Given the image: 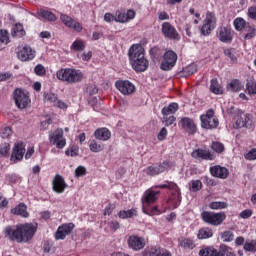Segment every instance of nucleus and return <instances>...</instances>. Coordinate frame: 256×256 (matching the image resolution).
<instances>
[{
    "instance_id": "1",
    "label": "nucleus",
    "mask_w": 256,
    "mask_h": 256,
    "mask_svg": "<svg viewBox=\"0 0 256 256\" xmlns=\"http://www.w3.org/2000/svg\"><path fill=\"white\" fill-rule=\"evenodd\" d=\"M37 233V226L33 223L8 225L3 230V235L8 241H16V243H29Z\"/></svg>"
},
{
    "instance_id": "2",
    "label": "nucleus",
    "mask_w": 256,
    "mask_h": 256,
    "mask_svg": "<svg viewBox=\"0 0 256 256\" xmlns=\"http://www.w3.org/2000/svg\"><path fill=\"white\" fill-rule=\"evenodd\" d=\"M130 65L134 71L143 73L149 67V60L145 58V48L141 44H133L128 52Z\"/></svg>"
},
{
    "instance_id": "3",
    "label": "nucleus",
    "mask_w": 256,
    "mask_h": 256,
    "mask_svg": "<svg viewBox=\"0 0 256 256\" xmlns=\"http://www.w3.org/2000/svg\"><path fill=\"white\" fill-rule=\"evenodd\" d=\"M56 77L59 81L66 83H80L83 81V72L71 68H62L56 72Z\"/></svg>"
},
{
    "instance_id": "4",
    "label": "nucleus",
    "mask_w": 256,
    "mask_h": 256,
    "mask_svg": "<svg viewBox=\"0 0 256 256\" xmlns=\"http://www.w3.org/2000/svg\"><path fill=\"white\" fill-rule=\"evenodd\" d=\"M201 219L204 223L208 225H212L213 227H219L227 219V215L225 212H211V211H203L201 213Z\"/></svg>"
},
{
    "instance_id": "5",
    "label": "nucleus",
    "mask_w": 256,
    "mask_h": 256,
    "mask_svg": "<svg viewBox=\"0 0 256 256\" xmlns=\"http://www.w3.org/2000/svg\"><path fill=\"white\" fill-rule=\"evenodd\" d=\"M217 27V16L215 12H207L202 25L199 27L201 35L207 37L211 35L212 31Z\"/></svg>"
},
{
    "instance_id": "6",
    "label": "nucleus",
    "mask_w": 256,
    "mask_h": 256,
    "mask_svg": "<svg viewBox=\"0 0 256 256\" xmlns=\"http://www.w3.org/2000/svg\"><path fill=\"white\" fill-rule=\"evenodd\" d=\"M14 101L18 109H27L31 105V97L29 92L17 88L13 93Z\"/></svg>"
},
{
    "instance_id": "7",
    "label": "nucleus",
    "mask_w": 256,
    "mask_h": 256,
    "mask_svg": "<svg viewBox=\"0 0 256 256\" xmlns=\"http://www.w3.org/2000/svg\"><path fill=\"white\" fill-rule=\"evenodd\" d=\"M202 129H217L219 127V119L215 116V111L208 110L206 114L200 116Z\"/></svg>"
},
{
    "instance_id": "8",
    "label": "nucleus",
    "mask_w": 256,
    "mask_h": 256,
    "mask_svg": "<svg viewBox=\"0 0 256 256\" xmlns=\"http://www.w3.org/2000/svg\"><path fill=\"white\" fill-rule=\"evenodd\" d=\"M177 63V53L172 50H168L164 53L163 59L160 64L162 71H171Z\"/></svg>"
},
{
    "instance_id": "9",
    "label": "nucleus",
    "mask_w": 256,
    "mask_h": 256,
    "mask_svg": "<svg viewBox=\"0 0 256 256\" xmlns=\"http://www.w3.org/2000/svg\"><path fill=\"white\" fill-rule=\"evenodd\" d=\"M216 37L221 43H232L235 31L231 29V26H220L216 30Z\"/></svg>"
},
{
    "instance_id": "10",
    "label": "nucleus",
    "mask_w": 256,
    "mask_h": 256,
    "mask_svg": "<svg viewBox=\"0 0 256 256\" xmlns=\"http://www.w3.org/2000/svg\"><path fill=\"white\" fill-rule=\"evenodd\" d=\"M172 167H174L173 162L164 161L160 164H152L147 167L145 173L153 177L155 175H161V173H165V171H169Z\"/></svg>"
},
{
    "instance_id": "11",
    "label": "nucleus",
    "mask_w": 256,
    "mask_h": 256,
    "mask_svg": "<svg viewBox=\"0 0 256 256\" xmlns=\"http://www.w3.org/2000/svg\"><path fill=\"white\" fill-rule=\"evenodd\" d=\"M50 145H55L57 149H63L67 145V140L63 138V129L58 128L49 133Z\"/></svg>"
},
{
    "instance_id": "12",
    "label": "nucleus",
    "mask_w": 256,
    "mask_h": 256,
    "mask_svg": "<svg viewBox=\"0 0 256 256\" xmlns=\"http://www.w3.org/2000/svg\"><path fill=\"white\" fill-rule=\"evenodd\" d=\"M60 21L65 25V27L75 31L76 33H81V31H83V25L67 14H60Z\"/></svg>"
},
{
    "instance_id": "13",
    "label": "nucleus",
    "mask_w": 256,
    "mask_h": 256,
    "mask_svg": "<svg viewBox=\"0 0 256 256\" xmlns=\"http://www.w3.org/2000/svg\"><path fill=\"white\" fill-rule=\"evenodd\" d=\"M234 127L235 129H243V127H249V121H251V115L241 110H236L234 115Z\"/></svg>"
},
{
    "instance_id": "14",
    "label": "nucleus",
    "mask_w": 256,
    "mask_h": 256,
    "mask_svg": "<svg viewBox=\"0 0 256 256\" xmlns=\"http://www.w3.org/2000/svg\"><path fill=\"white\" fill-rule=\"evenodd\" d=\"M115 87L122 95H133L136 88L129 80H118L115 82Z\"/></svg>"
},
{
    "instance_id": "15",
    "label": "nucleus",
    "mask_w": 256,
    "mask_h": 256,
    "mask_svg": "<svg viewBox=\"0 0 256 256\" xmlns=\"http://www.w3.org/2000/svg\"><path fill=\"white\" fill-rule=\"evenodd\" d=\"M24 155H25V144H23V142H16L14 144L10 161H12V163H17V161H21V159H23Z\"/></svg>"
},
{
    "instance_id": "16",
    "label": "nucleus",
    "mask_w": 256,
    "mask_h": 256,
    "mask_svg": "<svg viewBox=\"0 0 256 256\" xmlns=\"http://www.w3.org/2000/svg\"><path fill=\"white\" fill-rule=\"evenodd\" d=\"M75 229V224L73 223H66L58 227L55 239L63 240L67 235H71V232Z\"/></svg>"
},
{
    "instance_id": "17",
    "label": "nucleus",
    "mask_w": 256,
    "mask_h": 256,
    "mask_svg": "<svg viewBox=\"0 0 256 256\" xmlns=\"http://www.w3.org/2000/svg\"><path fill=\"white\" fill-rule=\"evenodd\" d=\"M128 247L133 251H141L145 247V238L132 235L128 238Z\"/></svg>"
},
{
    "instance_id": "18",
    "label": "nucleus",
    "mask_w": 256,
    "mask_h": 256,
    "mask_svg": "<svg viewBox=\"0 0 256 256\" xmlns=\"http://www.w3.org/2000/svg\"><path fill=\"white\" fill-rule=\"evenodd\" d=\"M159 193V191H153L151 189L146 190L142 197L143 208L149 207V205L155 203L158 199L157 195H159Z\"/></svg>"
},
{
    "instance_id": "19",
    "label": "nucleus",
    "mask_w": 256,
    "mask_h": 256,
    "mask_svg": "<svg viewBox=\"0 0 256 256\" xmlns=\"http://www.w3.org/2000/svg\"><path fill=\"white\" fill-rule=\"evenodd\" d=\"M209 171L212 177H217V179H227L229 177V169L221 165L212 166Z\"/></svg>"
},
{
    "instance_id": "20",
    "label": "nucleus",
    "mask_w": 256,
    "mask_h": 256,
    "mask_svg": "<svg viewBox=\"0 0 256 256\" xmlns=\"http://www.w3.org/2000/svg\"><path fill=\"white\" fill-rule=\"evenodd\" d=\"M18 59L20 61H32V59H35V50L30 46H24L18 52Z\"/></svg>"
},
{
    "instance_id": "21",
    "label": "nucleus",
    "mask_w": 256,
    "mask_h": 256,
    "mask_svg": "<svg viewBox=\"0 0 256 256\" xmlns=\"http://www.w3.org/2000/svg\"><path fill=\"white\" fill-rule=\"evenodd\" d=\"M162 33L167 39H179V33H177L175 27L169 22H164L162 24Z\"/></svg>"
},
{
    "instance_id": "22",
    "label": "nucleus",
    "mask_w": 256,
    "mask_h": 256,
    "mask_svg": "<svg viewBox=\"0 0 256 256\" xmlns=\"http://www.w3.org/2000/svg\"><path fill=\"white\" fill-rule=\"evenodd\" d=\"M53 191L56 193H65V188L67 187V183L65 182V179L63 176L57 174L55 175L53 182Z\"/></svg>"
},
{
    "instance_id": "23",
    "label": "nucleus",
    "mask_w": 256,
    "mask_h": 256,
    "mask_svg": "<svg viewBox=\"0 0 256 256\" xmlns=\"http://www.w3.org/2000/svg\"><path fill=\"white\" fill-rule=\"evenodd\" d=\"M194 159H204L205 161H213L215 156L209 150L196 149L192 152Z\"/></svg>"
},
{
    "instance_id": "24",
    "label": "nucleus",
    "mask_w": 256,
    "mask_h": 256,
    "mask_svg": "<svg viewBox=\"0 0 256 256\" xmlns=\"http://www.w3.org/2000/svg\"><path fill=\"white\" fill-rule=\"evenodd\" d=\"M94 137L98 141H109L111 139V131L107 128H98L94 132Z\"/></svg>"
},
{
    "instance_id": "25",
    "label": "nucleus",
    "mask_w": 256,
    "mask_h": 256,
    "mask_svg": "<svg viewBox=\"0 0 256 256\" xmlns=\"http://www.w3.org/2000/svg\"><path fill=\"white\" fill-rule=\"evenodd\" d=\"M12 215H18L24 219L29 218V212H27V205L25 203L18 204L15 208L11 209Z\"/></svg>"
},
{
    "instance_id": "26",
    "label": "nucleus",
    "mask_w": 256,
    "mask_h": 256,
    "mask_svg": "<svg viewBox=\"0 0 256 256\" xmlns=\"http://www.w3.org/2000/svg\"><path fill=\"white\" fill-rule=\"evenodd\" d=\"M181 123L184 129L188 130L190 135L197 133V126L195 125V122L191 120V118H182Z\"/></svg>"
},
{
    "instance_id": "27",
    "label": "nucleus",
    "mask_w": 256,
    "mask_h": 256,
    "mask_svg": "<svg viewBox=\"0 0 256 256\" xmlns=\"http://www.w3.org/2000/svg\"><path fill=\"white\" fill-rule=\"evenodd\" d=\"M179 111V104L173 102L170 103L168 106H165L162 110L161 113L164 117H167V115H173Z\"/></svg>"
},
{
    "instance_id": "28",
    "label": "nucleus",
    "mask_w": 256,
    "mask_h": 256,
    "mask_svg": "<svg viewBox=\"0 0 256 256\" xmlns=\"http://www.w3.org/2000/svg\"><path fill=\"white\" fill-rule=\"evenodd\" d=\"M243 87V83H241V81H239L238 79L232 80L227 85L228 91H233L234 93H239V91H242Z\"/></svg>"
},
{
    "instance_id": "29",
    "label": "nucleus",
    "mask_w": 256,
    "mask_h": 256,
    "mask_svg": "<svg viewBox=\"0 0 256 256\" xmlns=\"http://www.w3.org/2000/svg\"><path fill=\"white\" fill-rule=\"evenodd\" d=\"M210 91L214 95H223V87L219 85V81L216 78L210 81Z\"/></svg>"
},
{
    "instance_id": "30",
    "label": "nucleus",
    "mask_w": 256,
    "mask_h": 256,
    "mask_svg": "<svg viewBox=\"0 0 256 256\" xmlns=\"http://www.w3.org/2000/svg\"><path fill=\"white\" fill-rule=\"evenodd\" d=\"M71 51H76L78 53H81L85 51V41H83L81 38H77L70 46Z\"/></svg>"
},
{
    "instance_id": "31",
    "label": "nucleus",
    "mask_w": 256,
    "mask_h": 256,
    "mask_svg": "<svg viewBox=\"0 0 256 256\" xmlns=\"http://www.w3.org/2000/svg\"><path fill=\"white\" fill-rule=\"evenodd\" d=\"M12 37H16L17 39L21 37H25V29L21 24H16L11 29Z\"/></svg>"
},
{
    "instance_id": "32",
    "label": "nucleus",
    "mask_w": 256,
    "mask_h": 256,
    "mask_svg": "<svg viewBox=\"0 0 256 256\" xmlns=\"http://www.w3.org/2000/svg\"><path fill=\"white\" fill-rule=\"evenodd\" d=\"M119 219H131L137 217V209L121 210L118 212Z\"/></svg>"
},
{
    "instance_id": "33",
    "label": "nucleus",
    "mask_w": 256,
    "mask_h": 256,
    "mask_svg": "<svg viewBox=\"0 0 256 256\" xmlns=\"http://www.w3.org/2000/svg\"><path fill=\"white\" fill-rule=\"evenodd\" d=\"M197 73V65L196 64H190L183 68V70L180 72L181 77H189L191 75H195Z\"/></svg>"
},
{
    "instance_id": "34",
    "label": "nucleus",
    "mask_w": 256,
    "mask_h": 256,
    "mask_svg": "<svg viewBox=\"0 0 256 256\" xmlns=\"http://www.w3.org/2000/svg\"><path fill=\"white\" fill-rule=\"evenodd\" d=\"M37 15L46 19V21H57V16H55L51 11L40 9L37 11Z\"/></svg>"
},
{
    "instance_id": "35",
    "label": "nucleus",
    "mask_w": 256,
    "mask_h": 256,
    "mask_svg": "<svg viewBox=\"0 0 256 256\" xmlns=\"http://www.w3.org/2000/svg\"><path fill=\"white\" fill-rule=\"evenodd\" d=\"M178 243L182 249H195V243L189 238H179Z\"/></svg>"
},
{
    "instance_id": "36",
    "label": "nucleus",
    "mask_w": 256,
    "mask_h": 256,
    "mask_svg": "<svg viewBox=\"0 0 256 256\" xmlns=\"http://www.w3.org/2000/svg\"><path fill=\"white\" fill-rule=\"evenodd\" d=\"M247 25H249V23L241 17L235 18L233 21V26L236 31H243V29H246Z\"/></svg>"
},
{
    "instance_id": "37",
    "label": "nucleus",
    "mask_w": 256,
    "mask_h": 256,
    "mask_svg": "<svg viewBox=\"0 0 256 256\" xmlns=\"http://www.w3.org/2000/svg\"><path fill=\"white\" fill-rule=\"evenodd\" d=\"M197 237L198 239H210V237H213V230L209 227L201 228Z\"/></svg>"
},
{
    "instance_id": "38",
    "label": "nucleus",
    "mask_w": 256,
    "mask_h": 256,
    "mask_svg": "<svg viewBox=\"0 0 256 256\" xmlns=\"http://www.w3.org/2000/svg\"><path fill=\"white\" fill-rule=\"evenodd\" d=\"M245 31L246 34L244 35V39H246V41H249V39H253V37L256 36L255 25L253 24H247Z\"/></svg>"
},
{
    "instance_id": "39",
    "label": "nucleus",
    "mask_w": 256,
    "mask_h": 256,
    "mask_svg": "<svg viewBox=\"0 0 256 256\" xmlns=\"http://www.w3.org/2000/svg\"><path fill=\"white\" fill-rule=\"evenodd\" d=\"M203 189V182L201 180H192L189 182V190L193 193H197V191H201Z\"/></svg>"
},
{
    "instance_id": "40",
    "label": "nucleus",
    "mask_w": 256,
    "mask_h": 256,
    "mask_svg": "<svg viewBox=\"0 0 256 256\" xmlns=\"http://www.w3.org/2000/svg\"><path fill=\"white\" fill-rule=\"evenodd\" d=\"M199 255L200 256H223L220 254V252H217V250H215V248L213 247H208L200 250Z\"/></svg>"
},
{
    "instance_id": "41",
    "label": "nucleus",
    "mask_w": 256,
    "mask_h": 256,
    "mask_svg": "<svg viewBox=\"0 0 256 256\" xmlns=\"http://www.w3.org/2000/svg\"><path fill=\"white\" fill-rule=\"evenodd\" d=\"M89 149L92 153H101L105 149V144H99L97 141L92 140L89 144Z\"/></svg>"
},
{
    "instance_id": "42",
    "label": "nucleus",
    "mask_w": 256,
    "mask_h": 256,
    "mask_svg": "<svg viewBox=\"0 0 256 256\" xmlns=\"http://www.w3.org/2000/svg\"><path fill=\"white\" fill-rule=\"evenodd\" d=\"M246 93L248 95H256V80L250 79L246 83Z\"/></svg>"
},
{
    "instance_id": "43",
    "label": "nucleus",
    "mask_w": 256,
    "mask_h": 256,
    "mask_svg": "<svg viewBox=\"0 0 256 256\" xmlns=\"http://www.w3.org/2000/svg\"><path fill=\"white\" fill-rule=\"evenodd\" d=\"M9 33L6 30L0 29V48L6 47V45H9Z\"/></svg>"
},
{
    "instance_id": "44",
    "label": "nucleus",
    "mask_w": 256,
    "mask_h": 256,
    "mask_svg": "<svg viewBox=\"0 0 256 256\" xmlns=\"http://www.w3.org/2000/svg\"><path fill=\"white\" fill-rule=\"evenodd\" d=\"M143 213H145V215H149L150 217H153V215H161V211H159L157 206H153L152 208H148V206H146L143 208Z\"/></svg>"
},
{
    "instance_id": "45",
    "label": "nucleus",
    "mask_w": 256,
    "mask_h": 256,
    "mask_svg": "<svg viewBox=\"0 0 256 256\" xmlns=\"http://www.w3.org/2000/svg\"><path fill=\"white\" fill-rule=\"evenodd\" d=\"M209 208L213 210L227 209V203L221 201H214L209 204Z\"/></svg>"
},
{
    "instance_id": "46",
    "label": "nucleus",
    "mask_w": 256,
    "mask_h": 256,
    "mask_svg": "<svg viewBox=\"0 0 256 256\" xmlns=\"http://www.w3.org/2000/svg\"><path fill=\"white\" fill-rule=\"evenodd\" d=\"M244 251L256 253V240L248 241L244 244Z\"/></svg>"
},
{
    "instance_id": "47",
    "label": "nucleus",
    "mask_w": 256,
    "mask_h": 256,
    "mask_svg": "<svg viewBox=\"0 0 256 256\" xmlns=\"http://www.w3.org/2000/svg\"><path fill=\"white\" fill-rule=\"evenodd\" d=\"M44 101H46L47 103H52L54 105L57 101V95H55V93L45 92Z\"/></svg>"
},
{
    "instance_id": "48",
    "label": "nucleus",
    "mask_w": 256,
    "mask_h": 256,
    "mask_svg": "<svg viewBox=\"0 0 256 256\" xmlns=\"http://www.w3.org/2000/svg\"><path fill=\"white\" fill-rule=\"evenodd\" d=\"M115 22L116 23H128L127 16H126L125 12L116 11Z\"/></svg>"
},
{
    "instance_id": "49",
    "label": "nucleus",
    "mask_w": 256,
    "mask_h": 256,
    "mask_svg": "<svg viewBox=\"0 0 256 256\" xmlns=\"http://www.w3.org/2000/svg\"><path fill=\"white\" fill-rule=\"evenodd\" d=\"M211 149L214 150L215 153H223V151H225V145L221 142H213Z\"/></svg>"
},
{
    "instance_id": "50",
    "label": "nucleus",
    "mask_w": 256,
    "mask_h": 256,
    "mask_svg": "<svg viewBox=\"0 0 256 256\" xmlns=\"http://www.w3.org/2000/svg\"><path fill=\"white\" fill-rule=\"evenodd\" d=\"M220 255L222 256H235V253L231 250V248L227 247V245L220 246Z\"/></svg>"
},
{
    "instance_id": "51",
    "label": "nucleus",
    "mask_w": 256,
    "mask_h": 256,
    "mask_svg": "<svg viewBox=\"0 0 256 256\" xmlns=\"http://www.w3.org/2000/svg\"><path fill=\"white\" fill-rule=\"evenodd\" d=\"M152 256H171V252L163 248H158L152 252Z\"/></svg>"
},
{
    "instance_id": "52",
    "label": "nucleus",
    "mask_w": 256,
    "mask_h": 256,
    "mask_svg": "<svg viewBox=\"0 0 256 256\" xmlns=\"http://www.w3.org/2000/svg\"><path fill=\"white\" fill-rule=\"evenodd\" d=\"M235 239V235L231 231H225L222 233V240L225 241L226 243H229Z\"/></svg>"
},
{
    "instance_id": "53",
    "label": "nucleus",
    "mask_w": 256,
    "mask_h": 256,
    "mask_svg": "<svg viewBox=\"0 0 256 256\" xmlns=\"http://www.w3.org/2000/svg\"><path fill=\"white\" fill-rule=\"evenodd\" d=\"M224 55L226 57L230 58V61L232 63H237V56H235V54H233V50L231 48L225 49Z\"/></svg>"
},
{
    "instance_id": "54",
    "label": "nucleus",
    "mask_w": 256,
    "mask_h": 256,
    "mask_svg": "<svg viewBox=\"0 0 256 256\" xmlns=\"http://www.w3.org/2000/svg\"><path fill=\"white\" fill-rule=\"evenodd\" d=\"M34 72L39 77H43V75H45V73H47V70L45 69V66L38 64L37 66H35Z\"/></svg>"
},
{
    "instance_id": "55",
    "label": "nucleus",
    "mask_w": 256,
    "mask_h": 256,
    "mask_svg": "<svg viewBox=\"0 0 256 256\" xmlns=\"http://www.w3.org/2000/svg\"><path fill=\"white\" fill-rule=\"evenodd\" d=\"M87 175V168L85 166H78L75 170V177H83Z\"/></svg>"
},
{
    "instance_id": "56",
    "label": "nucleus",
    "mask_w": 256,
    "mask_h": 256,
    "mask_svg": "<svg viewBox=\"0 0 256 256\" xmlns=\"http://www.w3.org/2000/svg\"><path fill=\"white\" fill-rule=\"evenodd\" d=\"M11 135H13V130H11V128H9V127L3 128L2 133H1L2 139H9L11 137Z\"/></svg>"
},
{
    "instance_id": "57",
    "label": "nucleus",
    "mask_w": 256,
    "mask_h": 256,
    "mask_svg": "<svg viewBox=\"0 0 256 256\" xmlns=\"http://www.w3.org/2000/svg\"><path fill=\"white\" fill-rule=\"evenodd\" d=\"M9 151H11V145L9 143H5L2 147H0V155L2 157H5Z\"/></svg>"
},
{
    "instance_id": "58",
    "label": "nucleus",
    "mask_w": 256,
    "mask_h": 256,
    "mask_svg": "<svg viewBox=\"0 0 256 256\" xmlns=\"http://www.w3.org/2000/svg\"><path fill=\"white\" fill-rule=\"evenodd\" d=\"M245 159L247 161H255L256 160V149L250 150L248 153L245 154Z\"/></svg>"
},
{
    "instance_id": "59",
    "label": "nucleus",
    "mask_w": 256,
    "mask_h": 256,
    "mask_svg": "<svg viewBox=\"0 0 256 256\" xmlns=\"http://www.w3.org/2000/svg\"><path fill=\"white\" fill-rule=\"evenodd\" d=\"M158 141H165L167 139V128H161L160 132L157 135Z\"/></svg>"
},
{
    "instance_id": "60",
    "label": "nucleus",
    "mask_w": 256,
    "mask_h": 256,
    "mask_svg": "<svg viewBox=\"0 0 256 256\" xmlns=\"http://www.w3.org/2000/svg\"><path fill=\"white\" fill-rule=\"evenodd\" d=\"M108 227L111 229V231H117L121 227L119 222L117 220H112L108 223Z\"/></svg>"
},
{
    "instance_id": "61",
    "label": "nucleus",
    "mask_w": 256,
    "mask_h": 256,
    "mask_svg": "<svg viewBox=\"0 0 256 256\" xmlns=\"http://www.w3.org/2000/svg\"><path fill=\"white\" fill-rule=\"evenodd\" d=\"M248 17L255 21L256 19V6H251L248 8Z\"/></svg>"
},
{
    "instance_id": "62",
    "label": "nucleus",
    "mask_w": 256,
    "mask_h": 256,
    "mask_svg": "<svg viewBox=\"0 0 256 256\" xmlns=\"http://www.w3.org/2000/svg\"><path fill=\"white\" fill-rule=\"evenodd\" d=\"M54 107H57V109H67V103L63 102L62 100L56 99L54 102Z\"/></svg>"
},
{
    "instance_id": "63",
    "label": "nucleus",
    "mask_w": 256,
    "mask_h": 256,
    "mask_svg": "<svg viewBox=\"0 0 256 256\" xmlns=\"http://www.w3.org/2000/svg\"><path fill=\"white\" fill-rule=\"evenodd\" d=\"M253 215V210L251 209H246L240 213L241 219H249Z\"/></svg>"
},
{
    "instance_id": "64",
    "label": "nucleus",
    "mask_w": 256,
    "mask_h": 256,
    "mask_svg": "<svg viewBox=\"0 0 256 256\" xmlns=\"http://www.w3.org/2000/svg\"><path fill=\"white\" fill-rule=\"evenodd\" d=\"M115 211V206L114 204H108L106 208L104 209V215H111Z\"/></svg>"
}]
</instances>
